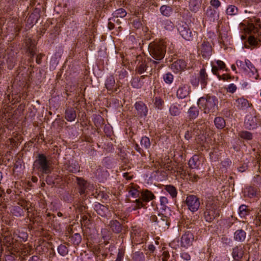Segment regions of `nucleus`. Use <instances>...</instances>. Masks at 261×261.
Masks as SVG:
<instances>
[{
  "mask_svg": "<svg viewBox=\"0 0 261 261\" xmlns=\"http://www.w3.org/2000/svg\"><path fill=\"white\" fill-rule=\"evenodd\" d=\"M139 57H137L138 63L136 67L135 71L137 73L141 74L147 70L148 65L145 60H139Z\"/></svg>",
  "mask_w": 261,
  "mask_h": 261,
  "instance_id": "f3484780",
  "label": "nucleus"
},
{
  "mask_svg": "<svg viewBox=\"0 0 261 261\" xmlns=\"http://www.w3.org/2000/svg\"><path fill=\"white\" fill-rule=\"evenodd\" d=\"M219 215L220 210L215 204L211 202L206 204L205 210L204 212V218L206 221L211 222L215 218L219 217Z\"/></svg>",
  "mask_w": 261,
  "mask_h": 261,
  "instance_id": "39448f33",
  "label": "nucleus"
},
{
  "mask_svg": "<svg viewBox=\"0 0 261 261\" xmlns=\"http://www.w3.org/2000/svg\"><path fill=\"white\" fill-rule=\"evenodd\" d=\"M239 214L241 218H245L249 214V210L245 205H241L239 207Z\"/></svg>",
  "mask_w": 261,
  "mask_h": 261,
  "instance_id": "79ce46f5",
  "label": "nucleus"
},
{
  "mask_svg": "<svg viewBox=\"0 0 261 261\" xmlns=\"http://www.w3.org/2000/svg\"><path fill=\"white\" fill-rule=\"evenodd\" d=\"M210 4L215 8H218L221 5V2L219 0H211Z\"/></svg>",
  "mask_w": 261,
  "mask_h": 261,
  "instance_id": "69168bd1",
  "label": "nucleus"
},
{
  "mask_svg": "<svg viewBox=\"0 0 261 261\" xmlns=\"http://www.w3.org/2000/svg\"><path fill=\"white\" fill-rule=\"evenodd\" d=\"M76 117V112L73 108H68L65 112V118L68 121H74Z\"/></svg>",
  "mask_w": 261,
  "mask_h": 261,
  "instance_id": "5701e85b",
  "label": "nucleus"
},
{
  "mask_svg": "<svg viewBox=\"0 0 261 261\" xmlns=\"http://www.w3.org/2000/svg\"><path fill=\"white\" fill-rule=\"evenodd\" d=\"M189 94V87L187 86L184 85L180 86L177 89L176 95L178 98L183 99L186 97Z\"/></svg>",
  "mask_w": 261,
  "mask_h": 261,
  "instance_id": "393cba45",
  "label": "nucleus"
},
{
  "mask_svg": "<svg viewBox=\"0 0 261 261\" xmlns=\"http://www.w3.org/2000/svg\"><path fill=\"white\" fill-rule=\"evenodd\" d=\"M0 236L3 238V244L9 250H16L18 244L14 239V234L12 235L9 231H5L3 234H0Z\"/></svg>",
  "mask_w": 261,
  "mask_h": 261,
  "instance_id": "0eeeda50",
  "label": "nucleus"
},
{
  "mask_svg": "<svg viewBox=\"0 0 261 261\" xmlns=\"http://www.w3.org/2000/svg\"><path fill=\"white\" fill-rule=\"evenodd\" d=\"M58 252L60 255L65 256L67 254L68 250L65 245L61 244L58 247Z\"/></svg>",
  "mask_w": 261,
  "mask_h": 261,
  "instance_id": "603ef678",
  "label": "nucleus"
},
{
  "mask_svg": "<svg viewBox=\"0 0 261 261\" xmlns=\"http://www.w3.org/2000/svg\"><path fill=\"white\" fill-rule=\"evenodd\" d=\"M33 168L42 174H47L51 172V165L46 156L43 154H38L33 163Z\"/></svg>",
  "mask_w": 261,
  "mask_h": 261,
  "instance_id": "20e7f679",
  "label": "nucleus"
},
{
  "mask_svg": "<svg viewBox=\"0 0 261 261\" xmlns=\"http://www.w3.org/2000/svg\"><path fill=\"white\" fill-rule=\"evenodd\" d=\"M240 136L241 138L250 140L252 138V135L251 133L247 131H243L240 133Z\"/></svg>",
  "mask_w": 261,
  "mask_h": 261,
  "instance_id": "864d4df0",
  "label": "nucleus"
},
{
  "mask_svg": "<svg viewBox=\"0 0 261 261\" xmlns=\"http://www.w3.org/2000/svg\"><path fill=\"white\" fill-rule=\"evenodd\" d=\"M164 28L166 30L171 31L173 29V24L170 21H165L164 22Z\"/></svg>",
  "mask_w": 261,
  "mask_h": 261,
  "instance_id": "680f3d73",
  "label": "nucleus"
},
{
  "mask_svg": "<svg viewBox=\"0 0 261 261\" xmlns=\"http://www.w3.org/2000/svg\"><path fill=\"white\" fill-rule=\"evenodd\" d=\"M178 31L185 40L190 41L192 39L193 35L186 23H180L178 27Z\"/></svg>",
  "mask_w": 261,
  "mask_h": 261,
  "instance_id": "9b49d317",
  "label": "nucleus"
},
{
  "mask_svg": "<svg viewBox=\"0 0 261 261\" xmlns=\"http://www.w3.org/2000/svg\"><path fill=\"white\" fill-rule=\"evenodd\" d=\"M28 235L26 232L19 231L18 234V237L22 240L23 241H25L28 239Z\"/></svg>",
  "mask_w": 261,
  "mask_h": 261,
  "instance_id": "0e129e2a",
  "label": "nucleus"
},
{
  "mask_svg": "<svg viewBox=\"0 0 261 261\" xmlns=\"http://www.w3.org/2000/svg\"><path fill=\"white\" fill-rule=\"evenodd\" d=\"M238 12V9L234 5H230L226 9V14L229 15H235Z\"/></svg>",
  "mask_w": 261,
  "mask_h": 261,
  "instance_id": "09e8293b",
  "label": "nucleus"
},
{
  "mask_svg": "<svg viewBox=\"0 0 261 261\" xmlns=\"http://www.w3.org/2000/svg\"><path fill=\"white\" fill-rule=\"evenodd\" d=\"M133 261H145V256L142 252L136 251L133 254Z\"/></svg>",
  "mask_w": 261,
  "mask_h": 261,
  "instance_id": "4c0bfd02",
  "label": "nucleus"
},
{
  "mask_svg": "<svg viewBox=\"0 0 261 261\" xmlns=\"http://www.w3.org/2000/svg\"><path fill=\"white\" fill-rule=\"evenodd\" d=\"M18 256L16 254L10 253L9 254H7L5 256V260L6 261H17Z\"/></svg>",
  "mask_w": 261,
  "mask_h": 261,
  "instance_id": "bf43d9fd",
  "label": "nucleus"
},
{
  "mask_svg": "<svg viewBox=\"0 0 261 261\" xmlns=\"http://www.w3.org/2000/svg\"><path fill=\"white\" fill-rule=\"evenodd\" d=\"M81 236L78 233H74L70 238V241L75 245H78L81 243Z\"/></svg>",
  "mask_w": 261,
  "mask_h": 261,
  "instance_id": "49530a36",
  "label": "nucleus"
},
{
  "mask_svg": "<svg viewBox=\"0 0 261 261\" xmlns=\"http://www.w3.org/2000/svg\"><path fill=\"white\" fill-rule=\"evenodd\" d=\"M168 203V200L167 197L164 196H162L160 198V205L161 206V209L163 210H165L167 206V204Z\"/></svg>",
  "mask_w": 261,
  "mask_h": 261,
  "instance_id": "6e6d98bb",
  "label": "nucleus"
},
{
  "mask_svg": "<svg viewBox=\"0 0 261 261\" xmlns=\"http://www.w3.org/2000/svg\"><path fill=\"white\" fill-rule=\"evenodd\" d=\"M76 179L79 187V192L80 194H84L87 187V181L81 177H76Z\"/></svg>",
  "mask_w": 261,
  "mask_h": 261,
  "instance_id": "cd10ccee",
  "label": "nucleus"
},
{
  "mask_svg": "<svg viewBox=\"0 0 261 261\" xmlns=\"http://www.w3.org/2000/svg\"><path fill=\"white\" fill-rule=\"evenodd\" d=\"M11 212L16 217H20L24 215V211L23 210V208L19 206H14Z\"/></svg>",
  "mask_w": 261,
  "mask_h": 261,
  "instance_id": "a19ab883",
  "label": "nucleus"
},
{
  "mask_svg": "<svg viewBox=\"0 0 261 261\" xmlns=\"http://www.w3.org/2000/svg\"><path fill=\"white\" fill-rule=\"evenodd\" d=\"M154 105L156 108L161 110L163 108L164 101L161 97H156L154 99Z\"/></svg>",
  "mask_w": 261,
  "mask_h": 261,
  "instance_id": "3c124183",
  "label": "nucleus"
},
{
  "mask_svg": "<svg viewBox=\"0 0 261 261\" xmlns=\"http://www.w3.org/2000/svg\"><path fill=\"white\" fill-rule=\"evenodd\" d=\"M192 67V65H188L184 60L179 59L172 64L171 69L174 72H178L186 69L191 68Z\"/></svg>",
  "mask_w": 261,
  "mask_h": 261,
  "instance_id": "f8f14e48",
  "label": "nucleus"
},
{
  "mask_svg": "<svg viewBox=\"0 0 261 261\" xmlns=\"http://www.w3.org/2000/svg\"><path fill=\"white\" fill-rule=\"evenodd\" d=\"M115 85V81L113 76H110L107 78L106 81L105 86L108 90L113 92Z\"/></svg>",
  "mask_w": 261,
  "mask_h": 261,
  "instance_id": "2f4dec72",
  "label": "nucleus"
},
{
  "mask_svg": "<svg viewBox=\"0 0 261 261\" xmlns=\"http://www.w3.org/2000/svg\"><path fill=\"white\" fill-rule=\"evenodd\" d=\"M94 210L98 215L102 217H107L110 213L109 208L106 206L102 205L99 203L95 204Z\"/></svg>",
  "mask_w": 261,
  "mask_h": 261,
  "instance_id": "dca6fc26",
  "label": "nucleus"
},
{
  "mask_svg": "<svg viewBox=\"0 0 261 261\" xmlns=\"http://www.w3.org/2000/svg\"><path fill=\"white\" fill-rule=\"evenodd\" d=\"M155 198L154 194L148 190L140 193V198L135 200V205L134 209L140 208L145 206L144 202H147Z\"/></svg>",
  "mask_w": 261,
  "mask_h": 261,
  "instance_id": "423d86ee",
  "label": "nucleus"
},
{
  "mask_svg": "<svg viewBox=\"0 0 261 261\" xmlns=\"http://www.w3.org/2000/svg\"><path fill=\"white\" fill-rule=\"evenodd\" d=\"M237 86L234 84H230L227 89V91L230 93H233L237 90Z\"/></svg>",
  "mask_w": 261,
  "mask_h": 261,
  "instance_id": "338daca9",
  "label": "nucleus"
},
{
  "mask_svg": "<svg viewBox=\"0 0 261 261\" xmlns=\"http://www.w3.org/2000/svg\"><path fill=\"white\" fill-rule=\"evenodd\" d=\"M18 204L19 205V206L23 208V210L24 209L27 211L28 213L30 212V210L32 209V204L29 201L24 200H20L18 202Z\"/></svg>",
  "mask_w": 261,
  "mask_h": 261,
  "instance_id": "58836bf2",
  "label": "nucleus"
},
{
  "mask_svg": "<svg viewBox=\"0 0 261 261\" xmlns=\"http://www.w3.org/2000/svg\"><path fill=\"white\" fill-rule=\"evenodd\" d=\"M189 6L192 11L196 12L200 6V0H190Z\"/></svg>",
  "mask_w": 261,
  "mask_h": 261,
  "instance_id": "ea45409f",
  "label": "nucleus"
},
{
  "mask_svg": "<svg viewBox=\"0 0 261 261\" xmlns=\"http://www.w3.org/2000/svg\"><path fill=\"white\" fill-rule=\"evenodd\" d=\"M109 226L111 230L114 233H119L121 232L122 230V226L117 220L110 221Z\"/></svg>",
  "mask_w": 261,
  "mask_h": 261,
  "instance_id": "412c9836",
  "label": "nucleus"
},
{
  "mask_svg": "<svg viewBox=\"0 0 261 261\" xmlns=\"http://www.w3.org/2000/svg\"><path fill=\"white\" fill-rule=\"evenodd\" d=\"M25 45L28 48V51L31 58L33 57L35 54V48L34 42L31 38H28L25 40Z\"/></svg>",
  "mask_w": 261,
  "mask_h": 261,
  "instance_id": "bb28decb",
  "label": "nucleus"
},
{
  "mask_svg": "<svg viewBox=\"0 0 261 261\" xmlns=\"http://www.w3.org/2000/svg\"><path fill=\"white\" fill-rule=\"evenodd\" d=\"M234 105L239 110H245L250 107L248 101L243 97L236 99Z\"/></svg>",
  "mask_w": 261,
  "mask_h": 261,
  "instance_id": "4be33fe9",
  "label": "nucleus"
},
{
  "mask_svg": "<svg viewBox=\"0 0 261 261\" xmlns=\"http://www.w3.org/2000/svg\"><path fill=\"white\" fill-rule=\"evenodd\" d=\"M160 11L161 13L166 16H170L172 13V9L167 6L163 5L161 7Z\"/></svg>",
  "mask_w": 261,
  "mask_h": 261,
  "instance_id": "37998d69",
  "label": "nucleus"
},
{
  "mask_svg": "<svg viewBox=\"0 0 261 261\" xmlns=\"http://www.w3.org/2000/svg\"><path fill=\"white\" fill-rule=\"evenodd\" d=\"M200 164L199 157L198 155H194L189 161L188 165L191 169H198Z\"/></svg>",
  "mask_w": 261,
  "mask_h": 261,
  "instance_id": "a878e982",
  "label": "nucleus"
},
{
  "mask_svg": "<svg viewBox=\"0 0 261 261\" xmlns=\"http://www.w3.org/2000/svg\"><path fill=\"white\" fill-rule=\"evenodd\" d=\"M165 190L168 192L173 198H176L177 195V191L175 187L172 185H166L164 188Z\"/></svg>",
  "mask_w": 261,
  "mask_h": 261,
  "instance_id": "72a5a7b5",
  "label": "nucleus"
},
{
  "mask_svg": "<svg viewBox=\"0 0 261 261\" xmlns=\"http://www.w3.org/2000/svg\"><path fill=\"white\" fill-rule=\"evenodd\" d=\"M217 67L219 70H225L226 71H229V69L226 67V65L224 62L221 60H217L216 61Z\"/></svg>",
  "mask_w": 261,
  "mask_h": 261,
  "instance_id": "5fc2aeb1",
  "label": "nucleus"
},
{
  "mask_svg": "<svg viewBox=\"0 0 261 261\" xmlns=\"http://www.w3.org/2000/svg\"><path fill=\"white\" fill-rule=\"evenodd\" d=\"M199 50L202 57L208 59L212 55L213 48L211 42L207 40H204L199 47Z\"/></svg>",
  "mask_w": 261,
  "mask_h": 261,
  "instance_id": "9d476101",
  "label": "nucleus"
},
{
  "mask_svg": "<svg viewBox=\"0 0 261 261\" xmlns=\"http://www.w3.org/2000/svg\"><path fill=\"white\" fill-rule=\"evenodd\" d=\"M256 21L255 24L251 22L248 24L244 28V30L246 33L250 34L251 35L248 39V41L251 45L256 46L258 42H261V27L258 23L259 19H255Z\"/></svg>",
  "mask_w": 261,
  "mask_h": 261,
  "instance_id": "f03ea898",
  "label": "nucleus"
},
{
  "mask_svg": "<svg viewBox=\"0 0 261 261\" xmlns=\"http://www.w3.org/2000/svg\"><path fill=\"white\" fill-rule=\"evenodd\" d=\"M214 123L218 129H223L226 125L225 120L221 117H217L214 119Z\"/></svg>",
  "mask_w": 261,
  "mask_h": 261,
  "instance_id": "c9c22d12",
  "label": "nucleus"
},
{
  "mask_svg": "<svg viewBox=\"0 0 261 261\" xmlns=\"http://www.w3.org/2000/svg\"><path fill=\"white\" fill-rule=\"evenodd\" d=\"M140 143L141 146L144 147L145 149L149 148L151 144L149 138L146 136L142 138Z\"/></svg>",
  "mask_w": 261,
  "mask_h": 261,
  "instance_id": "8fccbe9b",
  "label": "nucleus"
},
{
  "mask_svg": "<svg viewBox=\"0 0 261 261\" xmlns=\"http://www.w3.org/2000/svg\"><path fill=\"white\" fill-rule=\"evenodd\" d=\"M244 255L243 247L241 246L234 247L232 252V255L235 260H240Z\"/></svg>",
  "mask_w": 261,
  "mask_h": 261,
  "instance_id": "aec40b11",
  "label": "nucleus"
},
{
  "mask_svg": "<svg viewBox=\"0 0 261 261\" xmlns=\"http://www.w3.org/2000/svg\"><path fill=\"white\" fill-rule=\"evenodd\" d=\"M170 113L172 116H178L180 114V109L176 105H172L169 109Z\"/></svg>",
  "mask_w": 261,
  "mask_h": 261,
  "instance_id": "de8ad7c7",
  "label": "nucleus"
},
{
  "mask_svg": "<svg viewBox=\"0 0 261 261\" xmlns=\"http://www.w3.org/2000/svg\"><path fill=\"white\" fill-rule=\"evenodd\" d=\"M248 62H249V60L248 59H246L245 62H243L242 60H237L236 63L238 67L242 71L248 72L247 66Z\"/></svg>",
  "mask_w": 261,
  "mask_h": 261,
  "instance_id": "e433bc0d",
  "label": "nucleus"
},
{
  "mask_svg": "<svg viewBox=\"0 0 261 261\" xmlns=\"http://www.w3.org/2000/svg\"><path fill=\"white\" fill-rule=\"evenodd\" d=\"M150 220L152 222L155 223L156 226L163 230L168 228L170 224L168 217L163 215H159L158 217L152 215Z\"/></svg>",
  "mask_w": 261,
  "mask_h": 261,
  "instance_id": "6e6552de",
  "label": "nucleus"
},
{
  "mask_svg": "<svg viewBox=\"0 0 261 261\" xmlns=\"http://www.w3.org/2000/svg\"><path fill=\"white\" fill-rule=\"evenodd\" d=\"M197 103L199 108L205 114L214 113L218 109V100L215 96L207 95L205 97H201L199 98Z\"/></svg>",
  "mask_w": 261,
  "mask_h": 261,
  "instance_id": "7ed1b4c3",
  "label": "nucleus"
},
{
  "mask_svg": "<svg viewBox=\"0 0 261 261\" xmlns=\"http://www.w3.org/2000/svg\"><path fill=\"white\" fill-rule=\"evenodd\" d=\"M6 62L8 67L10 69H12L14 67L16 63V55L14 52L11 51L8 53Z\"/></svg>",
  "mask_w": 261,
  "mask_h": 261,
  "instance_id": "6ab92c4d",
  "label": "nucleus"
},
{
  "mask_svg": "<svg viewBox=\"0 0 261 261\" xmlns=\"http://www.w3.org/2000/svg\"><path fill=\"white\" fill-rule=\"evenodd\" d=\"M163 79L166 83L170 84L173 80V75L171 73H167L164 75Z\"/></svg>",
  "mask_w": 261,
  "mask_h": 261,
  "instance_id": "4d7b16f0",
  "label": "nucleus"
},
{
  "mask_svg": "<svg viewBox=\"0 0 261 261\" xmlns=\"http://www.w3.org/2000/svg\"><path fill=\"white\" fill-rule=\"evenodd\" d=\"M132 86L134 88H139L142 86V84L138 78L134 79L131 83Z\"/></svg>",
  "mask_w": 261,
  "mask_h": 261,
  "instance_id": "052dcab7",
  "label": "nucleus"
},
{
  "mask_svg": "<svg viewBox=\"0 0 261 261\" xmlns=\"http://www.w3.org/2000/svg\"><path fill=\"white\" fill-rule=\"evenodd\" d=\"M244 195L245 197L249 198H255L257 195V190L256 188L249 186L244 189Z\"/></svg>",
  "mask_w": 261,
  "mask_h": 261,
  "instance_id": "b1692460",
  "label": "nucleus"
},
{
  "mask_svg": "<svg viewBox=\"0 0 261 261\" xmlns=\"http://www.w3.org/2000/svg\"><path fill=\"white\" fill-rule=\"evenodd\" d=\"M206 15H207V17L209 18L211 21H215V20L217 19L216 17V11L211 8L207 9L206 10Z\"/></svg>",
  "mask_w": 261,
  "mask_h": 261,
  "instance_id": "a18cd8bd",
  "label": "nucleus"
},
{
  "mask_svg": "<svg viewBox=\"0 0 261 261\" xmlns=\"http://www.w3.org/2000/svg\"><path fill=\"white\" fill-rule=\"evenodd\" d=\"M260 121L255 116L247 115L246 117L244 125L246 128L249 129L256 128L259 125Z\"/></svg>",
  "mask_w": 261,
  "mask_h": 261,
  "instance_id": "ddd939ff",
  "label": "nucleus"
},
{
  "mask_svg": "<svg viewBox=\"0 0 261 261\" xmlns=\"http://www.w3.org/2000/svg\"><path fill=\"white\" fill-rule=\"evenodd\" d=\"M246 232L242 229L237 230L234 234V239L238 242H243L246 238Z\"/></svg>",
  "mask_w": 261,
  "mask_h": 261,
  "instance_id": "c756f323",
  "label": "nucleus"
},
{
  "mask_svg": "<svg viewBox=\"0 0 261 261\" xmlns=\"http://www.w3.org/2000/svg\"><path fill=\"white\" fill-rule=\"evenodd\" d=\"M185 202L188 209L193 213L197 211L200 205L199 198L194 195L187 196Z\"/></svg>",
  "mask_w": 261,
  "mask_h": 261,
  "instance_id": "1a4fd4ad",
  "label": "nucleus"
},
{
  "mask_svg": "<svg viewBox=\"0 0 261 261\" xmlns=\"http://www.w3.org/2000/svg\"><path fill=\"white\" fill-rule=\"evenodd\" d=\"M199 113V109L197 107L195 106L191 107L188 112V117L190 119H195L198 117Z\"/></svg>",
  "mask_w": 261,
  "mask_h": 261,
  "instance_id": "7c9ffc66",
  "label": "nucleus"
},
{
  "mask_svg": "<svg viewBox=\"0 0 261 261\" xmlns=\"http://www.w3.org/2000/svg\"><path fill=\"white\" fill-rule=\"evenodd\" d=\"M128 191V197H132L133 198H137L139 197L140 198V192L135 187L133 186H129L127 188Z\"/></svg>",
  "mask_w": 261,
  "mask_h": 261,
  "instance_id": "f704fd0d",
  "label": "nucleus"
},
{
  "mask_svg": "<svg viewBox=\"0 0 261 261\" xmlns=\"http://www.w3.org/2000/svg\"><path fill=\"white\" fill-rule=\"evenodd\" d=\"M198 78L201 85V88L203 89L205 88L207 83L208 75L204 68L200 69Z\"/></svg>",
  "mask_w": 261,
  "mask_h": 261,
  "instance_id": "a211bd4d",
  "label": "nucleus"
},
{
  "mask_svg": "<svg viewBox=\"0 0 261 261\" xmlns=\"http://www.w3.org/2000/svg\"><path fill=\"white\" fill-rule=\"evenodd\" d=\"M180 256L184 260L189 261L191 259V256L188 252L182 251L180 253Z\"/></svg>",
  "mask_w": 261,
  "mask_h": 261,
  "instance_id": "e2e57ef3",
  "label": "nucleus"
},
{
  "mask_svg": "<svg viewBox=\"0 0 261 261\" xmlns=\"http://www.w3.org/2000/svg\"><path fill=\"white\" fill-rule=\"evenodd\" d=\"M126 11L122 8H120L117 10H116L114 13H113V16L114 17H120L123 18L125 17L126 15Z\"/></svg>",
  "mask_w": 261,
  "mask_h": 261,
  "instance_id": "c03bdc74",
  "label": "nucleus"
},
{
  "mask_svg": "<svg viewBox=\"0 0 261 261\" xmlns=\"http://www.w3.org/2000/svg\"><path fill=\"white\" fill-rule=\"evenodd\" d=\"M135 108L138 114L140 117H146L148 113V109L146 105L142 101H137L135 104Z\"/></svg>",
  "mask_w": 261,
  "mask_h": 261,
  "instance_id": "2eb2a0df",
  "label": "nucleus"
},
{
  "mask_svg": "<svg viewBox=\"0 0 261 261\" xmlns=\"http://www.w3.org/2000/svg\"><path fill=\"white\" fill-rule=\"evenodd\" d=\"M124 256V252L122 251H120L118 252L117 258L115 261H123V259Z\"/></svg>",
  "mask_w": 261,
  "mask_h": 261,
  "instance_id": "774afa93",
  "label": "nucleus"
},
{
  "mask_svg": "<svg viewBox=\"0 0 261 261\" xmlns=\"http://www.w3.org/2000/svg\"><path fill=\"white\" fill-rule=\"evenodd\" d=\"M148 51L150 55L154 59H148L151 63L150 66L155 68L156 65L159 63V61L162 60L165 57V47L161 43L152 42L149 44Z\"/></svg>",
  "mask_w": 261,
  "mask_h": 261,
  "instance_id": "f257e3e1",
  "label": "nucleus"
},
{
  "mask_svg": "<svg viewBox=\"0 0 261 261\" xmlns=\"http://www.w3.org/2000/svg\"><path fill=\"white\" fill-rule=\"evenodd\" d=\"M65 168L71 173H76L80 171V166L76 162L69 163L65 166Z\"/></svg>",
  "mask_w": 261,
  "mask_h": 261,
  "instance_id": "c85d7f7f",
  "label": "nucleus"
},
{
  "mask_svg": "<svg viewBox=\"0 0 261 261\" xmlns=\"http://www.w3.org/2000/svg\"><path fill=\"white\" fill-rule=\"evenodd\" d=\"M247 70L248 71L249 70V71L251 73V75H250V76H252L255 80L258 79L259 75L258 73L257 70L250 61L249 62H248Z\"/></svg>",
  "mask_w": 261,
  "mask_h": 261,
  "instance_id": "473e14b6",
  "label": "nucleus"
},
{
  "mask_svg": "<svg viewBox=\"0 0 261 261\" xmlns=\"http://www.w3.org/2000/svg\"><path fill=\"white\" fill-rule=\"evenodd\" d=\"M57 179L58 178H55V177H53V176L48 175L46 178L45 181L48 185H55L58 183V182L56 181Z\"/></svg>",
  "mask_w": 261,
  "mask_h": 261,
  "instance_id": "13d9d810",
  "label": "nucleus"
},
{
  "mask_svg": "<svg viewBox=\"0 0 261 261\" xmlns=\"http://www.w3.org/2000/svg\"><path fill=\"white\" fill-rule=\"evenodd\" d=\"M194 240L193 234L190 231H187L181 237L180 245L182 247L188 248L192 245Z\"/></svg>",
  "mask_w": 261,
  "mask_h": 261,
  "instance_id": "4468645a",
  "label": "nucleus"
}]
</instances>
